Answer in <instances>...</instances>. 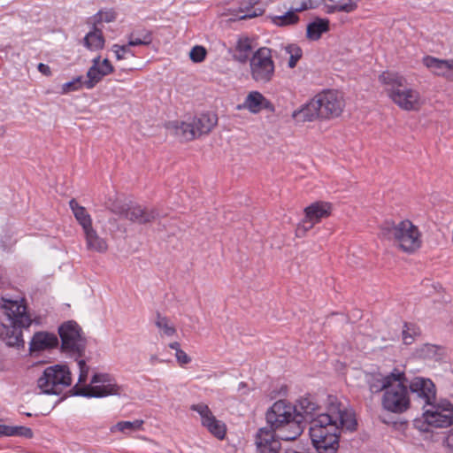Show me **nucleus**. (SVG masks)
<instances>
[{
	"label": "nucleus",
	"mask_w": 453,
	"mask_h": 453,
	"mask_svg": "<svg viewBox=\"0 0 453 453\" xmlns=\"http://www.w3.org/2000/svg\"><path fill=\"white\" fill-rule=\"evenodd\" d=\"M168 132L181 142H189L196 139L191 119L188 121L173 120L166 125Z\"/></svg>",
	"instance_id": "24"
},
{
	"label": "nucleus",
	"mask_w": 453,
	"mask_h": 453,
	"mask_svg": "<svg viewBox=\"0 0 453 453\" xmlns=\"http://www.w3.org/2000/svg\"><path fill=\"white\" fill-rule=\"evenodd\" d=\"M304 212V219L297 225L296 229V236L298 238L305 236L306 233L315 224L330 215L331 204L324 202H316L306 207Z\"/></svg>",
	"instance_id": "13"
},
{
	"label": "nucleus",
	"mask_w": 453,
	"mask_h": 453,
	"mask_svg": "<svg viewBox=\"0 0 453 453\" xmlns=\"http://www.w3.org/2000/svg\"><path fill=\"white\" fill-rule=\"evenodd\" d=\"M87 250L104 254L109 250V243L106 238L100 235L94 226L82 231Z\"/></svg>",
	"instance_id": "19"
},
{
	"label": "nucleus",
	"mask_w": 453,
	"mask_h": 453,
	"mask_svg": "<svg viewBox=\"0 0 453 453\" xmlns=\"http://www.w3.org/2000/svg\"><path fill=\"white\" fill-rule=\"evenodd\" d=\"M294 406L296 408V415L299 416L300 425H303L304 421H309L312 426V420L319 415L318 414L319 405L311 396L300 398Z\"/></svg>",
	"instance_id": "22"
},
{
	"label": "nucleus",
	"mask_w": 453,
	"mask_h": 453,
	"mask_svg": "<svg viewBox=\"0 0 453 453\" xmlns=\"http://www.w3.org/2000/svg\"><path fill=\"white\" fill-rule=\"evenodd\" d=\"M423 416L425 421L435 427H447L453 423V404L449 401H441L434 404L431 402L427 404Z\"/></svg>",
	"instance_id": "12"
},
{
	"label": "nucleus",
	"mask_w": 453,
	"mask_h": 453,
	"mask_svg": "<svg viewBox=\"0 0 453 453\" xmlns=\"http://www.w3.org/2000/svg\"><path fill=\"white\" fill-rule=\"evenodd\" d=\"M9 436H23L26 438L33 437V431L27 426H10Z\"/></svg>",
	"instance_id": "45"
},
{
	"label": "nucleus",
	"mask_w": 453,
	"mask_h": 453,
	"mask_svg": "<svg viewBox=\"0 0 453 453\" xmlns=\"http://www.w3.org/2000/svg\"><path fill=\"white\" fill-rule=\"evenodd\" d=\"M69 206L82 231L93 226L92 218L84 206L80 205L73 198L69 201Z\"/></svg>",
	"instance_id": "28"
},
{
	"label": "nucleus",
	"mask_w": 453,
	"mask_h": 453,
	"mask_svg": "<svg viewBox=\"0 0 453 453\" xmlns=\"http://www.w3.org/2000/svg\"><path fill=\"white\" fill-rule=\"evenodd\" d=\"M251 51L252 45L250 39L249 37H240L236 42L233 58L241 64H244L248 60L250 61Z\"/></svg>",
	"instance_id": "30"
},
{
	"label": "nucleus",
	"mask_w": 453,
	"mask_h": 453,
	"mask_svg": "<svg viewBox=\"0 0 453 453\" xmlns=\"http://www.w3.org/2000/svg\"><path fill=\"white\" fill-rule=\"evenodd\" d=\"M175 357L180 365H187L191 361V358L182 349L175 353Z\"/></svg>",
	"instance_id": "48"
},
{
	"label": "nucleus",
	"mask_w": 453,
	"mask_h": 453,
	"mask_svg": "<svg viewBox=\"0 0 453 453\" xmlns=\"http://www.w3.org/2000/svg\"><path fill=\"white\" fill-rule=\"evenodd\" d=\"M114 71L111 62L104 58L101 61L100 57H96L92 60V65L87 72V80L84 81V87L87 89H92L99 83L103 78Z\"/></svg>",
	"instance_id": "16"
},
{
	"label": "nucleus",
	"mask_w": 453,
	"mask_h": 453,
	"mask_svg": "<svg viewBox=\"0 0 453 453\" xmlns=\"http://www.w3.org/2000/svg\"><path fill=\"white\" fill-rule=\"evenodd\" d=\"M408 389L409 392L416 394L423 401V408L435 400V387L429 379L416 377L410 382L408 381Z\"/></svg>",
	"instance_id": "17"
},
{
	"label": "nucleus",
	"mask_w": 453,
	"mask_h": 453,
	"mask_svg": "<svg viewBox=\"0 0 453 453\" xmlns=\"http://www.w3.org/2000/svg\"><path fill=\"white\" fill-rule=\"evenodd\" d=\"M0 305L5 316L0 325V338L8 346L23 347L22 330L28 328L33 322L23 299L17 301L2 297Z\"/></svg>",
	"instance_id": "2"
},
{
	"label": "nucleus",
	"mask_w": 453,
	"mask_h": 453,
	"mask_svg": "<svg viewBox=\"0 0 453 453\" xmlns=\"http://www.w3.org/2000/svg\"><path fill=\"white\" fill-rule=\"evenodd\" d=\"M246 383L245 382H240L239 383V386H238V391H242L245 389L246 388Z\"/></svg>",
	"instance_id": "53"
},
{
	"label": "nucleus",
	"mask_w": 453,
	"mask_h": 453,
	"mask_svg": "<svg viewBox=\"0 0 453 453\" xmlns=\"http://www.w3.org/2000/svg\"><path fill=\"white\" fill-rule=\"evenodd\" d=\"M357 426L351 411L331 403L326 413H320L312 420L310 436L318 453H336L339 449L340 429L356 430Z\"/></svg>",
	"instance_id": "1"
},
{
	"label": "nucleus",
	"mask_w": 453,
	"mask_h": 453,
	"mask_svg": "<svg viewBox=\"0 0 453 453\" xmlns=\"http://www.w3.org/2000/svg\"><path fill=\"white\" fill-rule=\"evenodd\" d=\"M38 71L41 73H42L43 75H46V76H50L51 75L50 67L48 65H45L43 63H40L38 65Z\"/></svg>",
	"instance_id": "49"
},
{
	"label": "nucleus",
	"mask_w": 453,
	"mask_h": 453,
	"mask_svg": "<svg viewBox=\"0 0 453 453\" xmlns=\"http://www.w3.org/2000/svg\"><path fill=\"white\" fill-rule=\"evenodd\" d=\"M309 9V2L303 1L301 5H291L289 11L286 13L273 18V22L278 27H286L295 25L298 22L299 17L296 12Z\"/></svg>",
	"instance_id": "27"
},
{
	"label": "nucleus",
	"mask_w": 453,
	"mask_h": 453,
	"mask_svg": "<svg viewBox=\"0 0 453 453\" xmlns=\"http://www.w3.org/2000/svg\"><path fill=\"white\" fill-rule=\"evenodd\" d=\"M58 345V339L56 334L45 331L35 333L30 342L29 351L31 353L41 352L54 349Z\"/></svg>",
	"instance_id": "21"
},
{
	"label": "nucleus",
	"mask_w": 453,
	"mask_h": 453,
	"mask_svg": "<svg viewBox=\"0 0 453 453\" xmlns=\"http://www.w3.org/2000/svg\"><path fill=\"white\" fill-rule=\"evenodd\" d=\"M400 368H394L390 372L382 375L380 373L369 374L366 376V383L371 394L385 393L387 388L392 380H396L399 374L396 371Z\"/></svg>",
	"instance_id": "20"
},
{
	"label": "nucleus",
	"mask_w": 453,
	"mask_h": 453,
	"mask_svg": "<svg viewBox=\"0 0 453 453\" xmlns=\"http://www.w3.org/2000/svg\"><path fill=\"white\" fill-rule=\"evenodd\" d=\"M420 334L419 327L412 323H404L402 338L403 342L406 345L413 343L415 338Z\"/></svg>",
	"instance_id": "37"
},
{
	"label": "nucleus",
	"mask_w": 453,
	"mask_h": 453,
	"mask_svg": "<svg viewBox=\"0 0 453 453\" xmlns=\"http://www.w3.org/2000/svg\"><path fill=\"white\" fill-rule=\"evenodd\" d=\"M285 51L289 55L288 66L289 68L296 67L297 62L303 56L302 49L296 44H289L285 47Z\"/></svg>",
	"instance_id": "40"
},
{
	"label": "nucleus",
	"mask_w": 453,
	"mask_h": 453,
	"mask_svg": "<svg viewBox=\"0 0 453 453\" xmlns=\"http://www.w3.org/2000/svg\"><path fill=\"white\" fill-rule=\"evenodd\" d=\"M78 365H79V369H80V374H79L77 385L79 386V384L84 383L87 380L88 372H89V367L87 365L85 360H83V359H81L78 361Z\"/></svg>",
	"instance_id": "46"
},
{
	"label": "nucleus",
	"mask_w": 453,
	"mask_h": 453,
	"mask_svg": "<svg viewBox=\"0 0 453 453\" xmlns=\"http://www.w3.org/2000/svg\"><path fill=\"white\" fill-rule=\"evenodd\" d=\"M130 47H133L132 45H129V42H127V44L126 45H119L114 44L111 47V50L114 52L115 57L118 60L126 59L127 58H133L134 57V53L130 50Z\"/></svg>",
	"instance_id": "42"
},
{
	"label": "nucleus",
	"mask_w": 453,
	"mask_h": 453,
	"mask_svg": "<svg viewBox=\"0 0 453 453\" xmlns=\"http://www.w3.org/2000/svg\"><path fill=\"white\" fill-rule=\"evenodd\" d=\"M155 325L158 328L161 335L172 337L176 334L174 326L166 317L161 316L159 313L157 314Z\"/></svg>",
	"instance_id": "35"
},
{
	"label": "nucleus",
	"mask_w": 453,
	"mask_h": 453,
	"mask_svg": "<svg viewBox=\"0 0 453 453\" xmlns=\"http://www.w3.org/2000/svg\"><path fill=\"white\" fill-rule=\"evenodd\" d=\"M450 73H453V58L450 59Z\"/></svg>",
	"instance_id": "55"
},
{
	"label": "nucleus",
	"mask_w": 453,
	"mask_h": 453,
	"mask_svg": "<svg viewBox=\"0 0 453 453\" xmlns=\"http://www.w3.org/2000/svg\"><path fill=\"white\" fill-rule=\"evenodd\" d=\"M292 117L293 119L302 122H311L316 119H320V110L316 97L314 96L300 109L294 111Z\"/></svg>",
	"instance_id": "26"
},
{
	"label": "nucleus",
	"mask_w": 453,
	"mask_h": 453,
	"mask_svg": "<svg viewBox=\"0 0 453 453\" xmlns=\"http://www.w3.org/2000/svg\"><path fill=\"white\" fill-rule=\"evenodd\" d=\"M58 334L61 339V349L64 352L82 356L86 340L81 334V328L76 322L67 321L62 324L58 328Z\"/></svg>",
	"instance_id": "10"
},
{
	"label": "nucleus",
	"mask_w": 453,
	"mask_h": 453,
	"mask_svg": "<svg viewBox=\"0 0 453 453\" xmlns=\"http://www.w3.org/2000/svg\"><path fill=\"white\" fill-rule=\"evenodd\" d=\"M96 21L98 22H111L116 19L115 12L112 11L98 12L96 15Z\"/></svg>",
	"instance_id": "47"
},
{
	"label": "nucleus",
	"mask_w": 453,
	"mask_h": 453,
	"mask_svg": "<svg viewBox=\"0 0 453 453\" xmlns=\"http://www.w3.org/2000/svg\"><path fill=\"white\" fill-rule=\"evenodd\" d=\"M329 30V22L326 19H318L307 26L306 37L311 41H318L321 35Z\"/></svg>",
	"instance_id": "31"
},
{
	"label": "nucleus",
	"mask_w": 453,
	"mask_h": 453,
	"mask_svg": "<svg viewBox=\"0 0 453 453\" xmlns=\"http://www.w3.org/2000/svg\"><path fill=\"white\" fill-rule=\"evenodd\" d=\"M379 237L388 241L398 250L413 254L422 246V234L409 219L385 221L379 227Z\"/></svg>",
	"instance_id": "3"
},
{
	"label": "nucleus",
	"mask_w": 453,
	"mask_h": 453,
	"mask_svg": "<svg viewBox=\"0 0 453 453\" xmlns=\"http://www.w3.org/2000/svg\"><path fill=\"white\" fill-rule=\"evenodd\" d=\"M129 45L141 46L149 45L152 42L151 33L146 29L134 30L128 35Z\"/></svg>",
	"instance_id": "33"
},
{
	"label": "nucleus",
	"mask_w": 453,
	"mask_h": 453,
	"mask_svg": "<svg viewBox=\"0 0 453 453\" xmlns=\"http://www.w3.org/2000/svg\"><path fill=\"white\" fill-rule=\"evenodd\" d=\"M2 278H3V270L0 268V287L4 284V282L2 281Z\"/></svg>",
	"instance_id": "54"
},
{
	"label": "nucleus",
	"mask_w": 453,
	"mask_h": 453,
	"mask_svg": "<svg viewBox=\"0 0 453 453\" xmlns=\"http://www.w3.org/2000/svg\"><path fill=\"white\" fill-rule=\"evenodd\" d=\"M440 347L437 345L426 343L417 349L416 355L423 359L437 360L440 356Z\"/></svg>",
	"instance_id": "36"
},
{
	"label": "nucleus",
	"mask_w": 453,
	"mask_h": 453,
	"mask_svg": "<svg viewBox=\"0 0 453 453\" xmlns=\"http://www.w3.org/2000/svg\"><path fill=\"white\" fill-rule=\"evenodd\" d=\"M84 87V81L82 76H78L73 79L71 81L65 82L62 85V94H67L71 91L79 90Z\"/></svg>",
	"instance_id": "43"
},
{
	"label": "nucleus",
	"mask_w": 453,
	"mask_h": 453,
	"mask_svg": "<svg viewBox=\"0 0 453 453\" xmlns=\"http://www.w3.org/2000/svg\"><path fill=\"white\" fill-rule=\"evenodd\" d=\"M357 1H358V0H351V2L355 3L356 4H357Z\"/></svg>",
	"instance_id": "56"
},
{
	"label": "nucleus",
	"mask_w": 453,
	"mask_h": 453,
	"mask_svg": "<svg viewBox=\"0 0 453 453\" xmlns=\"http://www.w3.org/2000/svg\"><path fill=\"white\" fill-rule=\"evenodd\" d=\"M250 74L257 84L266 85L275 76V64L272 50L267 47L257 49L250 58Z\"/></svg>",
	"instance_id": "8"
},
{
	"label": "nucleus",
	"mask_w": 453,
	"mask_h": 453,
	"mask_svg": "<svg viewBox=\"0 0 453 453\" xmlns=\"http://www.w3.org/2000/svg\"><path fill=\"white\" fill-rule=\"evenodd\" d=\"M379 81L385 87L390 100L400 109L418 111L423 106L424 99L419 91L409 86L403 75L386 71L379 75Z\"/></svg>",
	"instance_id": "4"
},
{
	"label": "nucleus",
	"mask_w": 453,
	"mask_h": 453,
	"mask_svg": "<svg viewBox=\"0 0 453 453\" xmlns=\"http://www.w3.org/2000/svg\"><path fill=\"white\" fill-rule=\"evenodd\" d=\"M207 51L204 47L196 45L191 49L189 58L194 63H200L204 60Z\"/></svg>",
	"instance_id": "44"
},
{
	"label": "nucleus",
	"mask_w": 453,
	"mask_h": 453,
	"mask_svg": "<svg viewBox=\"0 0 453 453\" xmlns=\"http://www.w3.org/2000/svg\"><path fill=\"white\" fill-rule=\"evenodd\" d=\"M72 384V373L65 365H54L44 369L37 380V387L46 395H60Z\"/></svg>",
	"instance_id": "7"
},
{
	"label": "nucleus",
	"mask_w": 453,
	"mask_h": 453,
	"mask_svg": "<svg viewBox=\"0 0 453 453\" xmlns=\"http://www.w3.org/2000/svg\"><path fill=\"white\" fill-rule=\"evenodd\" d=\"M446 444L449 449V453H453V430H450L446 437Z\"/></svg>",
	"instance_id": "50"
},
{
	"label": "nucleus",
	"mask_w": 453,
	"mask_h": 453,
	"mask_svg": "<svg viewBox=\"0 0 453 453\" xmlns=\"http://www.w3.org/2000/svg\"><path fill=\"white\" fill-rule=\"evenodd\" d=\"M265 418L269 428L281 430L280 439L284 441H294L300 436L303 431V425H300L299 416L296 415V408L286 400L275 402L266 411Z\"/></svg>",
	"instance_id": "5"
},
{
	"label": "nucleus",
	"mask_w": 453,
	"mask_h": 453,
	"mask_svg": "<svg viewBox=\"0 0 453 453\" xmlns=\"http://www.w3.org/2000/svg\"><path fill=\"white\" fill-rule=\"evenodd\" d=\"M73 390L75 395L95 398L119 395L122 393V388L107 373H96L89 385H75Z\"/></svg>",
	"instance_id": "9"
},
{
	"label": "nucleus",
	"mask_w": 453,
	"mask_h": 453,
	"mask_svg": "<svg viewBox=\"0 0 453 453\" xmlns=\"http://www.w3.org/2000/svg\"><path fill=\"white\" fill-rule=\"evenodd\" d=\"M396 380H392L382 394L380 404L383 410L395 414L406 412L411 407L408 379L403 369L396 371Z\"/></svg>",
	"instance_id": "6"
},
{
	"label": "nucleus",
	"mask_w": 453,
	"mask_h": 453,
	"mask_svg": "<svg viewBox=\"0 0 453 453\" xmlns=\"http://www.w3.org/2000/svg\"><path fill=\"white\" fill-rule=\"evenodd\" d=\"M85 46L91 50H98L104 46V38L100 29L95 28L84 38Z\"/></svg>",
	"instance_id": "32"
},
{
	"label": "nucleus",
	"mask_w": 453,
	"mask_h": 453,
	"mask_svg": "<svg viewBox=\"0 0 453 453\" xmlns=\"http://www.w3.org/2000/svg\"><path fill=\"white\" fill-rule=\"evenodd\" d=\"M112 212L118 214L133 223L146 224L154 221L158 217V212L154 209L143 208L135 203L115 204L111 208Z\"/></svg>",
	"instance_id": "14"
},
{
	"label": "nucleus",
	"mask_w": 453,
	"mask_h": 453,
	"mask_svg": "<svg viewBox=\"0 0 453 453\" xmlns=\"http://www.w3.org/2000/svg\"><path fill=\"white\" fill-rule=\"evenodd\" d=\"M190 119L196 138L203 134H208L218 123V116L213 112L202 113Z\"/></svg>",
	"instance_id": "23"
},
{
	"label": "nucleus",
	"mask_w": 453,
	"mask_h": 453,
	"mask_svg": "<svg viewBox=\"0 0 453 453\" xmlns=\"http://www.w3.org/2000/svg\"><path fill=\"white\" fill-rule=\"evenodd\" d=\"M273 429L262 427L254 436L256 453H280L281 443Z\"/></svg>",
	"instance_id": "15"
},
{
	"label": "nucleus",
	"mask_w": 453,
	"mask_h": 453,
	"mask_svg": "<svg viewBox=\"0 0 453 453\" xmlns=\"http://www.w3.org/2000/svg\"><path fill=\"white\" fill-rule=\"evenodd\" d=\"M422 62L434 75L442 76L453 81V73H450V59H440L426 56Z\"/></svg>",
	"instance_id": "25"
},
{
	"label": "nucleus",
	"mask_w": 453,
	"mask_h": 453,
	"mask_svg": "<svg viewBox=\"0 0 453 453\" xmlns=\"http://www.w3.org/2000/svg\"><path fill=\"white\" fill-rule=\"evenodd\" d=\"M234 18L230 20H242L252 19L264 13V9L256 7L252 3L244 1L241 3L239 8L234 11Z\"/></svg>",
	"instance_id": "29"
},
{
	"label": "nucleus",
	"mask_w": 453,
	"mask_h": 453,
	"mask_svg": "<svg viewBox=\"0 0 453 453\" xmlns=\"http://www.w3.org/2000/svg\"><path fill=\"white\" fill-rule=\"evenodd\" d=\"M238 109H246L253 114L260 112L263 109L274 111L273 104L259 91L250 92Z\"/></svg>",
	"instance_id": "18"
},
{
	"label": "nucleus",
	"mask_w": 453,
	"mask_h": 453,
	"mask_svg": "<svg viewBox=\"0 0 453 453\" xmlns=\"http://www.w3.org/2000/svg\"><path fill=\"white\" fill-rule=\"evenodd\" d=\"M315 97L320 110V119H322L339 117L345 107L343 96L337 90H324L316 95Z\"/></svg>",
	"instance_id": "11"
},
{
	"label": "nucleus",
	"mask_w": 453,
	"mask_h": 453,
	"mask_svg": "<svg viewBox=\"0 0 453 453\" xmlns=\"http://www.w3.org/2000/svg\"><path fill=\"white\" fill-rule=\"evenodd\" d=\"M190 410L199 414L202 426H203L206 422L210 421V419L214 417L208 405L203 403L192 404L190 406Z\"/></svg>",
	"instance_id": "41"
},
{
	"label": "nucleus",
	"mask_w": 453,
	"mask_h": 453,
	"mask_svg": "<svg viewBox=\"0 0 453 453\" xmlns=\"http://www.w3.org/2000/svg\"><path fill=\"white\" fill-rule=\"evenodd\" d=\"M142 425L143 420L142 419H135L134 421H119L115 425L114 429L123 433H130L142 430Z\"/></svg>",
	"instance_id": "39"
},
{
	"label": "nucleus",
	"mask_w": 453,
	"mask_h": 453,
	"mask_svg": "<svg viewBox=\"0 0 453 453\" xmlns=\"http://www.w3.org/2000/svg\"><path fill=\"white\" fill-rule=\"evenodd\" d=\"M204 426L213 436L219 440H223L226 436V426L225 423L216 418L214 416L210 421L206 422Z\"/></svg>",
	"instance_id": "34"
},
{
	"label": "nucleus",
	"mask_w": 453,
	"mask_h": 453,
	"mask_svg": "<svg viewBox=\"0 0 453 453\" xmlns=\"http://www.w3.org/2000/svg\"><path fill=\"white\" fill-rule=\"evenodd\" d=\"M169 348L175 350V353L178 352V350H181L180 344L178 342H173L169 344Z\"/></svg>",
	"instance_id": "52"
},
{
	"label": "nucleus",
	"mask_w": 453,
	"mask_h": 453,
	"mask_svg": "<svg viewBox=\"0 0 453 453\" xmlns=\"http://www.w3.org/2000/svg\"><path fill=\"white\" fill-rule=\"evenodd\" d=\"M10 426L5 425H0V436H9Z\"/></svg>",
	"instance_id": "51"
},
{
	"label": "nucleus",
	"mask_w": 453,
	"mask_h": 453,
	"mask_svg": "<svg viewBox=\"0 0 453 453\" xmlns=\"http://www.w3.org/2000/svg\"><path fill=\"white\" fill-rule=\"evenodd\" d=\"M334 11L351 12L356 9V4L351 0H324Z\"/></svg>",
	"instance_id": "38"
}]
</instances>
